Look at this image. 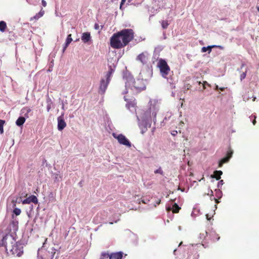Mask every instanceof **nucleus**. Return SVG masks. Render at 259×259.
<instances>
[{
	"label": "nucleus",
	"instance_id": "obj_20",
	"mask_svg": "<svg viewBox=\"0 0 259 259\" xmlns=\"http://www.w3.org/2000/svg\"><path fill=\"white\" fill-rule=\"evenodd\" d=\"M7 27L6 23L5 21H0V31L1 32H4Z\"/></svg>",
	"mask_w": 259,
	"mask_h": 259
},
{
	"label": "nucleus",
	"instance_id": "obj_55",
	"mask_svg": "<svg viewBox=\"0 0 259 259\" xmlns=\"http://www.w3.org/2000/svg\"><path fill=\"white\" fill-rule=\"evenodd\" d=\"M206 216H207V220H209V218H208V215H207Z\"/></svg>",
	"mask_w": 259,
	"mask_h": 259
},
{
	"label": "nucleus",
	"instance_id": "obj_42",
	"mask_svg": "<svg viewBox=\"0 0 259 259\" xmlns=\"http://www.w3.org/2000/svg\"><path fill=\"white\" fill-rule=\"evenodd\" d=\"M139 123H140V122H139ZM141 123L142 124V127H144L145 125H147L146 122L145 121H142Z\"/></svg>",
	"mask_w": 259,
	"mask_h": 259
},
{
	"label": "nucleus",
	"instance_id": "obj_51",
	"mask_svg": "<svg viewBox=\"0 0 259 259\" xmlns=\"http://www.w3.org/2000/svg\"><path fill=\"white\" fill-rule=\"evenodd\" d=\"M215 88H216V89H217V90L219 89V88H219L218 85H217L215 86Z\"/></svg>",
	"mask_w": 259,
	"mask_h": 259
},
{
	"label": "nucleus",
	"instance_id": "obj_43",
	"mask_svg": "<svg viewBox=\"0 0 259 259\" xmlns=\"http://www.w3.org/2000/svg\"><path fill=\"white\" fill-rule=\"evenodd\" d=\"M68 45H66V42H65V45H64V46L63 47V52H64L66 50L67 47H68Z\"/></svg>",
	"mask_w": 259,
	"mask_h": 259
},
{
	"label": "nucleus",
	"instance_id": "obj_13",
	"mask_svg": "<svg viewBox=\"0 0 259 259\" xmlns=\"http://www.w3.org/2000/svg\"><path fill=\"white\" fill-rule=\"evenodd\" d=\"M115 66L113 65V66L111 65L109 66V70L106 74V79L110 81L111 80V77L113 74V73L114 72Z\"/></svg>",
	"mask_w": 259,
	"mask_h": 259
},
{
	"label": "nucleus",
	"instance_id": "obj_39",
	"mask_svg": "<svg viewBox=\"0 0 259 259\" xmlns=\"http://www.w3.org/2000/svg\"><path fill=\"white\" fill-rule=\"evenodd\" d=\"M125 2V0H121L120 5V9H121L122 5L124 4Z\"/></svg>",
	"mask_w": 259,
	"mask_h": 259
},
{
	"label": "nucleus",
	"instance_id": "obj_7",
	"mask_svg": "<svg viewBox=\"0 0 259 259\" xmlns=\"http://www.w3.org/2000/svg\"><path fill=\"white\" fill-rule=\"evenodd\" d=\"M110 81L106 79V80L104 79H101L99 90L100 94H104L105 93Z\"/></svg>",
	"mask_w": 259,
	"mask_h": 259
},
{
	"label": "nucleus",
	"instance_id": "obj_52",
	"mask_svg": "<svg viewBox=\"0 0 259 259\" xmlns=\"http://www.w3.org/2000/svg\"><path fill=\"white\" fill-rule=\"evenodd\" d=\"M245 76H246V74L245 73H244V76H243L244 78H245Z\"/></svg>",
	"mask_w": 259,
	"mask_h": 259
},
{
	"label": "nucleus",
	"instance_id": "obj_56",
	"mask_svg": "<svg viewBox=\"0 0 259 259\" xmlns=\"http://www.w3.org/2000/svg\"><path fill=\"white\" fill-rule=\"evenodd\" d=\"M183 106V103H181V107Z\"/></svg>",
	"mask_w": 259,
	"mask_h": 259
},
{
	"label": "nucleus",
	"instance_id": "obj_25",
	"mask_svg": "<svg viewBox=\"0 0 259 259\" xmlns=\"http://www.w3.org/2000/svg\"><path fill=\"white\" fill-rule=\"evenodd\" d=\"M5 123V121L0 119V133L1 134L4 133V124Z\"/></svg>",
	"mask_w": 259,
	"mask_h": 259
},
{
	"label": "nucleus",
	"instance_id": "obj_14",
	"mask_svg": "<svg viewBox=\"0 0 259 259\" xmlns=\"http://www.w3.org/2000/svg\"><path fill=\"white\" fill-rule=\"evenodd\" d=\"M81 40L84 43H87L89 41L91 38L90 33L84 32L82 34Z\"/></svg>",
	"mask_w": 259,
	"mask_h": 259
},
{
	"label": "nucleus",
	"instance_id": "obj_19",
	"mask_svg": "<svg viewBox=\"0 0 259 259\" xmlns=\"http://www.w3.org/2000/svg\"><path fill=\"white\" fill-rule=\"evenodd\" d=\"M53 176L55 182H59L62 180V176L60 175V172L54 173Z\"/></svg>",
	"mask_w": 259,
	"mask_h": 259
},
{
	"label": "nucleus",
	"instance_id": "obj_18",
	"mask_svg": "<svg viewBox=\"0 0 259 259\" xmlns=\"http://www.w3.org/2000/svg\"><path fill=\"white\" fill-rule=\"evenodd\" d=\"M223 174V172L221 170H215L214 171L213 175L212 177L216 178L217 180H219L221 178V176Z\"/></svg>",
	"mask_w": 259,
	"mask_h": 259
},
{
	"label": "nucleus",
	"instance_id": "obj_53",
	"mask_svg": "<svg viewBox=\"0 0 259 259\" xmlns=\"http://www.w3.org/2000/svg\"><path fill=\"white\" fill-rule=\"evenodd\" d=\"M240 77H241V79H242V74H241V75H240Z\"/></svg>",
	"mask_w": 259,
	"mask_h": 259
},
{
	"label": "nucleus",
	"instance_id": "obj_45",
	"mask_svg": "<svg viewBox=\"0 0 259 259\" xmlns=\"http://www.w3.org/2000/svg\"><path fill=\"white\" fill-rule=\"evenodd\" d=\"M184 124V122L183 121H181L180 123V124L181 125V126H183V124Z\"/></svg>",
	"mask_w": 259,
	"mask_h": 259
},
{
	"label": "nucleus",
	"instance_id": "obj_8",
	"mask_svg": "<svg viewBox=\"0 0 259 259\" xmlns=\"http://www.w3.org/2000/svg\"><path fill=\"white\" fill-rule=\"evenodd\" d=\"M57 128L58 131H62L67 125L66 122L64 119V113H62L61 116L57 118Z\"/></svg>",
	"mask_w": 259,
	"mask_h": 259
},
{
	"label": "nucleus",
	"instance_id": "obj_48",
	"mask_svg": "<svg viewBox=\"0 0 259 259\" xmlns=\"http://www.w3.org/2000/svg\"><path fill=\"white\" fill-rule=\"evenodd\" d=\"M171 96L174 97L175 96V93L172 92L171 93Z\"/></svg>",
	"mask_w": 259,
	"mask_h": 259
},
{
	"label": "nucleus",
	"instance_id": "obj_22",
	"mask_svg": "<svg viewBox=\"0 0 259 259\" xmlns=\"http://www.w3.org/2000/svg\"><path fill=\"white\" fill-rule=\"evenodd\" d=\"M180 207L178 205L177 203H175L172 208V212L174 213H177L179 211V210L180 209Z\"/></svg>",
	"mask_w": 259,
	"mask_h": 259
},
{
	"label": "nucleus",
	"instance_id": "obj_33",
	"mask_svg": "<svg viewBox=\"0 0 259 259\" xmlns=\"http://www.w3.org/2000/svg\"><path fill=\"white\" fill-rule=\"evenodd\" d=\"M149 199H147V198H144L142 200V202L143 203H145V204L147 203H148V202H149Z\"/></svg>",
	"mask_w": 259,
	"mask_h": 259
},
{
	"label": "nucleus",
	"instance_id": "obj_47",
	"mask_svg": "<svg viewBox=\"0 0 259 259\" xmlns=\"http://www.w3.org/2000/svg\"><path fill=\"white\" fill-rule=\"evenodd\" d=\"M13 203H14V206H16V204H15V203L17 202V200H16L15 201L14 200H13Z\"/></svg>",
	"mask_w": 259,
	"mask_h": 259
},
{
	"label": "nucleus",
	"instance_id": "obj_44",
	"mask_svg": "<svg viewBox=\"0 0 259 259\" xmlns=\"http://www.w3.org/2000/svg\"><path fill=\"white\" fill-rule=\"evenodd\" d=\"M68 45H66V42H65V45H64V46L63 47V52H64L66 50L67 47H68Z\"/></svg>",
	"mask_w": 259,
	"mask_h": 259
},
{
	"label": "nucleus",
	"instance_id": "obj_37",
	"mask_svg": "<svg viewBox=\"0 0 259 259\" xmlns=\"http://www.w3.org/2000/svg\"><path fill=\"white\" fill-rule=\"evenodd\" d=\"M94 28L96 30H98V29H99L100 26L98 23H95Z\"/></svg>",
	"mask_w": 259,
	"mask_h": 259
},
{
	"label": "nucleus",
	"instance_id": "obj_49",
	"mask_svg": "<svg viewBox=\"0 0 259 259\" xmlns=\"http://www.w3.org/2000/svg\"><path fill=\"white\" fill-rule=\"evenodd\" d=\"M219 89H220V90H221V91H224V90L225 88H219Z\"/></svg>",
	"mask_w": 259,
	"mask_h": 259
},
{
	"label": "nucleus",
	"instance_id": "obj_27",
	"mask_svg": "<svg viewBox=\"0 0 259 259\" xmlns=\"http://www.w3.org/2000/svg\"><path fill=\"white\" fill-rule=\"evenodd\" d=\"M72 41V39L71 37V34H70L68 35L65 42H66L67 45H69Z\"/></svg>",
	"mask_w": 259,
	"mask_h": 259
},
{
	"label": "nucleus",
	"instance_id": "obj_17",
	"mask_svg": "<svg viewBox=\"0 0 259 259\" xmlns=\"http://www.w3.org/2000/svg\"><path fill=\"white\" fill-rule=\"evenodd\" d=\"M25 121V118L24 117H19L16 121V124L18 126L22 125Z\"/></svg>",
	"mask_w": 259,
	"mask_h": 259
},
{
	"label": "nucleus",
	"instance_id": "obj_41",
	"mask_svg": "<svg viewBox=\"0 0 259 259\" xmlns=\"http://www.w3.org/2000/svg\"><path fill=\"white\" fill-rule=\"evenodd\" d=\"M177 134H178V132L177 131H175V130L172 131V132L171 133V134L172 136H176Z\"/></svg>",
	"mask_w": 259,
	"mask_h": 259
},
{
	"label": "nucleus",
	"instance_id": "obj_32",
	"mask_svg": "<svg viewBox=\"0 0 259 259\" xmlns=\"http://www.w3.org/2000/svg\"><path fill=\"white\" fill-rule=\"evenodd\" d=\"M52 104H50V103L47 104V110L48 112H49L50 109H51V108H52Z\"/></svg>",
	"mask_w": 259,
	"mask_h": 259
},
{
	"label": "nucleus",
	"instance_id": "obj_35",
	"mask_svg": "<svg viewBox=\"0 0 259 259\" xmlns=\"http://www.w3.org/2000/svg\"><path fill=\"white\" fill-rule=\"evenodd\" d=\"M154 172L155 174H157V173H159L160 174H162V170L161 169V168H159V169H156Z\"/></svg>",
	"mask_w": 259,
	"mask_h": 259
},
{
	"label": "nucleus",
	"instance_id": "obj_24",
	"mask_svg": "<svg viewBox=\"0 0 259 259\" xmlns=\"http://www.w3.org/2000/svg\"><path fill=\"white\" fill-rule=\"evenodd\" d=\"M110 254L106 252H102L101 254L100 259L109 258Z\"/></svg>",
	"mask_w": 259,
	"mask_h": 259
},
{
	"label": "nucleus",
	"instance_id": "obj_23",
	"mask_svg": "<svg viewBox=\"0 0 259 259\" xmlns=\"http://www.w3.org/2000/svg\"><path fill=\"white\" fill-rule=\"evenodd\" d=\"M139 126L141 130V133L142 134L145 133L147 130V125H145L144 127H142V124L141 123H139Z\"/></svg>",
	"mask_w": 259,
	"mask_h": 259
},
{
	"label": "nucleus",
	"instance_id": "obj_46",
	"mask_svg": "<svg viewBox=\"0 0 259 259\" xmlns=\"http://www.w3.org/2000/svg\"><path fill=\"white\" fill-rule=\"evenodd\" d=\"M214 199L215 200V201L216 203H218L219 202V201H218V199H215L214 198Z\"/></svg>",
	"mask_w": 259,
	"mask_h": 259
},
{
	"label": "nucleus",
	"instance_id": "obj_15",
	"mask_svg": "<svg viewBox=\"0 0 259 259\" xmlns=\"http://www.w3.org/2000/svg\"><path fill=\"white\" fill-rule=\"evenodd\" d=\"M214 47L222 48V47L221 46H215V45L208 46L207 47H203L201 49V52L202 53H204V52H206L207 51H208V53H209L211 51V48H214Z\"/></svg>",
	"mask_w": 259,
	"mask_h": 259
},
{
	"label": "nucleus",
	"instance_id": "obj_10",
	"mask_svg": "<svg viewBox=\"0 0 259 259\" xmlns=\"http://www.w3.org/2000/svg\"><path fill=\"white\" fill-rule=\"evenodd\" d=\"M124 100L127 102L126 107L130 109L131 107H135L136 105V101L135 99H128L125 96L124 97Z\"/></svg>",
	"mask_w": 259,
	"mask_h": 259
},
{
	"label": "nucleus",
	"instance_id": "obj_40",
	"mask_svg": "<svg viewBox=\"0 0 259 259\" xmlns=\"http://www.w3.org/2000/svg\"><path fill=\"white\" fill-rule=\"evenodd\" d=\"M47 104H49V103L52 104L51 99L49 97H48L47 99Z\"/></svg>",
	"mask_w": 259,
	"mask_h": 259
},
{
	"label": "nucleus",
	"instance_id": "obj_50",
	"mask_svg": "<svg viewBox=\"0 0 259 259\" xmlns=\"http://www.w3.org/2000/svg\"><path fill=\"white\" fill-rule=\"evenodd\" d=\"M210 193H211L210 195H213V192H212V191L211 190H210Z\"/></svg>",
	"mask_w": 259,
	"mask_h": 259
},
{
	"label": "nucleus",
	"instance_id": "obj_6",
	"mask_svg": "<svg viewBox=\"0 0 259 259\" xmlns=\"http://www.w3.org/2000/svg\"><path fill=\"white\" fill-rule=\"evenodd\" d=\"M233 153V150L230 148L227 151L226 156L219 161V166L222 167L223 164L228 162L232 157Z\"/></svg>",
	"mask_w": 259,
	"mask_h": 259
},
{
	"label": "nucleus",
	"instance_id": "obj_26",
	"mask_svg": "<svg viewBox=\"0 0 259 259\" xmlns=\"http://www.w3.org/2000/svg\"><path fill=\"white\" fill-rule=\"evenodd\" d=\"M168 25H169V24H168L167 21H166V20L162 21V22H161V26H162V27L163 29L167 28V27L168 26Z\"/></svg>",
	"mask_w": 259,
	"mask_h": 259
},
{
	"label": "nucleus",
	"instance_id": "obj_1",
	"mask_svg": "<svg viewBox=\"0 0 259 259\" xmlns=\"http://www.w3.org/2000/svg\"><path fill=\"white\" fill-rule=\"evenodd\" d=\"M134 37L132 29H124L114 33L110 38V46L114 49H121L126 46Z\"/></svg>",
	"mask_w": 259,
	"mask_h": 259
},
{
	"label": "nucleus",
	"instance_id": "obj_36",
	"mask_svg": "<svg viewBox=\"0 0 259 259\" xmlns=\"http://www.w3.org/2000/svg\"><path fill=\"white\" fill-rule=\"evenodd\" d=\"M161 200L160 199H158L157 201L156 202V203H154L153 205V207H156L157 205H158L160 204Z\"/></svg>",
	"mask_w": 259,
	"mask_h": 259
},
{
	"label": "nucleus",
	"instance_id": "obj_12",
	"mask_svg": "<svg viewBox=\"0 0 259 259\" xmlns=\"http://www.w3.org/2000/svg\"><path fill=\"white\" fill-rule=\"evenodd\" d=\"M123 254V253L121 251L111 253L110 254L109 259H121Z\"/></svg>",
	"mask_w": 259,
	"mask_h": 259
},
{
	"label": "nucleus",
	"instance_id": "obj_9",
	"mask_svg": "<svg viewBox=\"0 0 259 259\" xmlns=\"http://www.w3.org/2000/svg\"><path fill=\"white\" fill-rule=\"evenodd\" d=\"M11 251L13 254H16L18 256H20L23 253L22 247L18 246L17 245L13 246Z\"/></svg>",
	"mask_w": 259,
	"mask_h": 259
},
{
	"label": "nucleus",
	"instance_id": "obj_28",
	"mask_svg": "<svg viewBox=\"0 0 259 259\" xmlns=\"http://www.w3.org/2000/svg\"><path fill=\"white\" fill-rule=\"evenodd\" d=\"M21 212V210L20 208H15L13 210V213L15 214L16 215H19L20 214Z\"/></svg>",
	"mask_w": 259,
	"mask_h": 259
},
{
	"label": "nucleus",
	"instance_id": "obj_34",
	"mask_svg": "<svg viewBox=\"0 0 259 259\" xmlns=\"http://www.w3.org/2000/svg\"><path fill=\"white\" fill-rule=\"evenodd\" d=\"M23 110L25 111L26 112V113H28L31 111V109L29 108L26 107L23 109Z\"/></svg>",
	"mask_w": 259,
	"mask_h": 259
},
{
	"label": "nucleus",
	"instance_id": "obj_4",
	"mask_svg": "<svg viewBox=\"0 0 259 259\" xmlns=\"http://www.w3.org/2000/svg\"><path fill=\"white\" fill-rule=\"evenodd\" d=\"M113 137L117 140L120 144L124 145L127 147L130 148L132 146L131 143L129 140L122 134L117 135L115 133L112 134Z\"/></svg>",
	"mask_w": 259,
	"mask_h": 259
},
{
	"label": "nucleus",
	"instance_id": "obj_29",
	"mask_svg": "<svg viewBox=\"0 0 259 259\" xmlns=\"http://www.w3.org/2000/svg\"><path fill=\"white\" fill-rule=\"evenodd\" d=\"M171 81V79H169L168 80V82L170 84V88L171 89H175V83H174L172 82Z\"/></svg>",
	"mask_w": 259,
	"mask_h": 259
},
{
	"label": "nucleus",
	"instance_id": "obj_5",
	"mask_svg": "<svg viewBox=\"0 0 259 259\" xmlns=\"http://www.w3.org/2000/svg\"><path fill=\"white\" fill-rule=\"evenodd\" d=\"M149 54L147 52H144L140 54L136 58V60L140 62L143 65L146 64L148 60Z\"/></svg>",
	"mask_w": 259,
	"mask_h": 259
},
{
	"label": "nucleus",
	"instance_id": "obj_31",
	"mask_svg": "<svg viewBox=\"0 0 259 259\" xmlns=\"http://www.w3.org/2000/svg\"><path fill=\"white\" fill-rule=\"evenodd\" d=\"M157 103V101L155 100H150L149 101V103L150 104V106L152 105H155Z\"/></svg>",
	"mask_w": 259,
	"mask_h": 259
},
{
	"label": "nucleus",
	"instance_id": "obj_30",
	"mask_svg": "<svg viewBox=\"0 0 259 259\" xmlns=\"http://www.w3.org/2000/svg\"><path fill=\"white\" fill-rule=\"evenodd\" d=\"M224 181L223 180H221L219 182H218V187L219 188H221L222 187V186L224 184Z\"/></svg>",
	"mask_w": 259,
	"mask_h": 259
},
{
	"label": "nucleus",
	"instance_id": "obj_54",
	"mask_svg": "<svg viewBox=\"0 0 259 259\" xmlns=\"http://www.w3.org/2000/svg\"><path fill=\"white\" fill-rule=\"evenodd\" d=\"M137 119L138 120V121H139L140 120H139V117L138 116H137Z\"/></svg>",
	"mask_w": 259,
	"mask_h": 259
},
{
	"label": "nucleus",
	"instance_id": "obj_2",
	"mask_svg": "<svg viewBox=\"0 0 259 259\" xmlns=\"http://www.w3.org/2000/svg\"><path fill=\"white\" fill-rule=\"evenodd\" d=\"M146 79L138 78L135 80L133 77H129L125 82V87L131 88L133 92L138 93L146 89Z\"/></svg>",
	"mask_w": 259,
	"mask_h": 259
},
{
	"label": "nucleus",
	"instance_id": "obj_38",
	"mask_svg": "<svg viewBox=\"0 0 259 259\" xmlns=\"http://www.w3.org/2000/svg\"><path fill=\"white\" fill-rule=\"evenodd\" d=\"M41 4H42V5L44 7H46V6H47V2L45 0H42L41 1Z\"/></svg>",
	"mask_w": 259,
	"mask_h": 259
},
{
	"label": "nucleus",
	"instance_id": "obj_16",
	"mask_svg": "<svg viewBox=\"0 0 259 259\" xmlns=\"http://www.w3.org/2000/svg\"><path fill=\"white\" fill-rule=\"evenodd\" d=\"M45 14V11L41 9L40 12L36 14L33 18H31V20L33 19L38 20L39 18L41 17Z\"/></svg>",
	"mask_w": 259,
	"mask_h": 259
},
{
	"label": "nucleus",
	"instance_id": "obj_11",
	"mask_svg": "<svg viewBox=\"0 0 259 259\" xmlns=\"http://www.w3.org/2000/svg\"><path fill=\"white\" fill-rule=\"evenodd\" d=\"M31 202H33L34 204H37L38 203L37 198L35 196L31 195L22 201L23 204H29Z\"/></svg>",
	"mask_w": 259,
	"mask_h": 259
},
{
	"label": "nucleus",
	"instance_id": "obj_21",
	"mask_svg": "<svg viewBox=\"0 0 259 259\" xmlns=\"http://www.w3.org/2000/svg\"><path fill=\"white\" fill-rule=\"evenodd\" d=\"M256 116L254 114H251L249 117V120L248 121V122H249L251 121H252V124L254 125L256 124Z\"/></svg>",
	"mask_w": 259,
	"mask_h": 259
},
{
	"label": "nucleus",
	"instance_id": "obj_3",
	"mask_svg": "<svg viewBox=\"0 0 259 259\" xmlns=\"http://www.w3.org/2000/svg\"><path fill=\"white\" fill-rule=\"evenodd\" d=\"M158 66L159 68L162 76L166 78L170 72V68L166 62L164 60L160 59L158 62Z\"/></svg>",
	"mask_w": 259,
	"mask_h": 259
}]
</instances>
